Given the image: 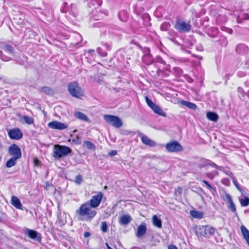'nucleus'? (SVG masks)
Returning <instances> with one entry per match:
<instances>
[{
    "mask_svg": "<svg viewBox=\"0 0 249 249\" xmlns=\"http://www.w3.org/2000/svg\"><path fill=\"white\" fill-rule=\"evenodd\" d=\"M90 236V232H89V231H87V232H85L84 233V236H85V237H89Z\"/></svg>",
    "mask_w": 249,
    "mask_h": 249,
    "instance_id": "ea45409f",
    "label": "nucleus"
},
{
    "mask_svg": "<svg viewBox=\"0 0 249 249\" xmlns=\"http://www.w3.org/2000/svg\"><path fill=\"white\" fill-rule=\"evenodd\" d=\"M5 47H6V50L8 52H9L10 53H13L14 52V49L13 47L11 45H10L9 44H7V45H6Z\"/></svg>",
    "mask_w": 249,
    "mask_h": 249,
    "instance_id": "e433bc0d",
    "label": "nucleus"
},
{
    "mask_svg": "<svg viewBox=\"0 0 249 249\" xmlns=\"http://www.w3.org/2000/svg\"><path fill=\"white\" fill-rule=\"evenodd\" d=\"M146 232V227L145 223H142L138 227L136 236L141 237L144 235Z\"/></svg>",
    "mask_w": 249,
    "mask_h": 249,
    "instance_id": "2eb2a0df",
    "label": "nucleus"
},
{
    "mask_svg": "<svg viewBox=\"0 0 249 249\" xmlns=\"http://www.w3.org/2000/svg\"><path fill=\"white\" fill-rule=\"evenodd\" d=\"M51 187H53V185L50 183L49 181H46L45 182V185L44 186V189L46 191L48 190Z\"/></svg>",
    "mask_w": 249,
    "mask_h": 249,
    "instance_id": "f704fd0d",
    "label": "nucleus"
},
{
    "mask_svg": "<svg viewBox=\"0 0 249 249\" xmlns=\"http://www.w3.org/2000/svg\"><path fill=\"white\" fill-rule=\"evenodd\" d=\"M119 19L123 22H125L128 19V14L125 10L120 11L118 14Z\"/></svg>",
    "mask_w": 249,
    "mask_h": 249,
    "instance_id": "5701e85b",
    "label": "nucleus"
},
{
    "mask_svg": "<svg viewBox=\"0 0 249 249\" xmlns=\"http://www.w3.org/2000/svg\"><path fill=\"white\" fill-rule=\"evenodd\" d=\"M11 204L14 206L16 208L18 209H21L22 204L19 199L16 196H13L11 197Z\"/></svg>",
    "mask_w": 249,
    "mask_h": 249,
    "instance_id": "a211bd4d",
    "label": "nucleus"
},
{
    "mask_svg": "<svg viewBox=\"0 0 249 249\" xmlns=\"http://www.w3.org/2000/svg\"><path fill=\"white\" fill-rule=\"evenodd\" d=\"M34 164L35 166H38L39 163V160L36 158L35 157L33 159Z\"/></svg>",
    "mask_w": 249,
    "mask_h": 249,
    "instance_id": "4c0bfd02",
    "label": "nucleus"
},
{
    "mask_svg": "<svg viewBox=\"0 0 249 249\" xmlns=\"http://www.w3.org/2000/svg\"><path fill=\"white\" fill-rule=\"evenodd\" d=\"M68 90L71 96L77 99H82L85 95L84 90L76 81L68 84Z\"/></svg>",
    "mask_w": 249,
    "mask_h": 249,
    "instance_id": "f03ea898",
    "label": "nucleus"
},
{
    "mask_svg": "<svg viewBox=\"0 0 249 249\" xmlns=\"http://www.w3.org/2000/svg\"><path fill=\"white\" fill-rule=\"evenodd\" d=\"M166 150L170 153H178L183 150L182 146L176 141H171L167 142L165 145Z\"/></svg>",
    "mask_w": 249,
    "mask_h": 249,
    "instance_id": "423d86ee",
    "label": "nucleus"
},
{
    "mask_svg": "<svg viewBox=\"0 0 249 249\" xmlns=\"http://www.w3.org/2000/svg\"><path fill=\"white\" fill-rule=\"evenodd\" d=\"M145 100L148 106L155 113L157 114L160 116L165 117L166 113L161 108V107L158 105L154 103L151 100H150L147 96L145 97Z\"/></svg>",
    "mask_w": 249,
    "mask_h": 249,
    "instance_id": "0eeeda50",
    "label": "nucleus"
},
{
    "mask_svg": "<svg viewBox=\"0 0 249 249\" xmlns=\"http://www.w3.org/2000/svg\"><path fill=\"white\" fill-rule=\"evenodd\" d=\"M168 249H178L175 245H170L168 247Z\"/></svg>",
    "mask_w": 249,
    "mask_h": 249,
    "instance_id": "58836bf2",
    "label": "nucleus"
},
{
    "mask_svg": "<svg viewBox=\"0 0 249 249\" xmlns=\"http://www.w3.org/2000/svg\"><path fill=\"white\" fill-rule=\"evenodd\" d=\"M40 90L47 95H51L53 93V90L48 87H42L41 88Z\"/></svg>",
    "mask_w": 249,
    "mask_h": 249,
    "instance_id": "c85d7f7f",
    "label": "nucleus"
},
{
    "mask_svg": "<svg viewBox=\"0 0 249 249\" xmlns=\"http://www.w3.org/2000/svg\"><path fill=\"white\" fill-rule=\"evenodd\" d=\"M206 117L209 120L214 122H217L219 118L217 113L211 111L207 113Z\"/></svg>",
    "mask_w": 249,
    "mask_h": 249,
    "instance_id": "412c9836",
    "label": "nucleus"
},
{
    "mask_svg": "<svg viewBox=\"0 0 249 249\" xmlns=\"http://www.w3.org/2000/svg\"><path fill=\"white\" fill-rule=\"evenodd\" d=\"M152 222L154 226L158 228H162V222L160 218H158L156 215H154L152 217Z\"/></svg>",
    "mask_w": 249,
    "mask_h": 249,
    "instance_id": "b1692460",
    "label": "nucleus"
},
{
    "mask_svg": "<svg viewBox=\"0 0 249 249\" xmlns=\"http://www.w3.org/2000/svg\"><path fill=\"white\" fill-rule=\"evenodd\" d=\"M104 188H105V189H107V186H105V187H104Z\"/></svg>",
    "mask_w": 249,
    "mask_h": 249,
    "instance_id": "49530a36",
    "label": "nucleus"
},
{
    "mask_svg": "<svg viewBox=\"0 0 249 249\" xmlns=\"http://www.w3.org/2000/svg\"><path fill=\"white\" fill-rule=\"evenodd\" d=\"M103 196L104 194L102 192H97L96 195L92 196L87 202L91 208H96L100 204Z\"/></svg>",
    "mask_w": 249,
    "mask_h": 249,
    "instance_id": "6e6552de",
    "label": "nucleus"
},
{
    "mask_svg": "<svg viewBox=\"0 0 249 249\" xmlns=\"http://www.w3.org/2000/svg\"><path fill=\"white\" fill-rule=\"evenodd\" d=\"M174 28L179 32L188 33L191 31L192 26L190 21L186 22L179 19L176 20Z\"/></svg>",
    "mask_w": 249,
    "mask_h": 249,
    "instance_id": "20e7f679",
    "label": "nucleus"
},
{
    "mask_svg": "<svg viewBox=\"0 0 249 249\" xmlns=\"http://www.w3.org/2000/svg\"><path fill=\"white\" fill-rule=\"evenodd\" d=\"M101 230L103 232L105 233L107 231V224L106 221L101 223Z\"/></svg>",
    "mask_w": 249,
    "mask_h": 249,
    "instance_id": "2f4dec72",
    "label": "nucleus"
},
{
    "mask_svg": "<svg viewBox=\"0 0 249 249\" xmlns=\"http://www.w3.org/2000/svg\"><path fill=\"white\" fill-rule=\"evenodd\" d=\"M239 202L242 207H247L249 205V197L245 196L239 199Z\"/></svg>",
    "mask_w": 249,
    "mask_h": 249,
    "instance_id": "bb28decb",
    "label": "nucleus"
},
{
    "mask_svg": "<svg viewBox=\"0 0 249 249\" xmlns=\"http://www.w3.org/2000/svg\"><path fill=\"white\" fill-rule=\"evenodd\" d=\"M18 159H17L15 157L11 158L6 162V166L7 168H10V167H12V166L15 165L17 163V160Z\"/></svg>",
    "mask_w": 249,
    "mask_h": 249,
    "instance_id": "a878e982",
    "label": "nucleus"
},
{
    "mask_svg": "<svg viewBox=\"0 0 249 249\" xmlns=\"http://www.w3.org/2000/svg\"><path fill=\"white\" fill-rule=\"evenodd\" d=\"M84 145L89 150H95L96 147L95 145L91 142L89 141H86L84 142Z\"/></svg>",
    "mask_w": 249,
    "mask_h": 249,
    "instance_id": "cd10ccee",
    "label": "nucleus"
},
{
    "mask_svg": "<svg viewBox=\"0 0 249 249\" xmlns=\"http://www.w3.org/2000/svg\"><path fill=\"white\" fill-rule=\"evenodd\" d=\"M28 235L29 237L33 239H37L39 241L41 240V234L36 231L33 230L28 229L27 230Z\"/></svg>",
    "mask_w": 249,
    "mask_h": 249,
    "instance_id": "4468645a",
    "label": "nucleus"
},
{
    "mask_svg": "<svg viewBox=\"0 0 249 249\" xmlns=\"http://www.w3.org/2000/svg\"><path fill=\"white\" fill-rule=\"evenodd\" d=\"M110 154L112 156H114L117 154V151L116 150H113L110 153Z\"/></svg>",
    "mask_w": 249,
    "mask_h": 249,
    "instance_id": "a19ab883",
    "label": "nucleus"
},
{
    "mask_svg": "<svg viewBox=\"0 0 249 249\" xmlns=\"http://www.w3.org/2000/svg\"><path fill=\"white\" fill-rule=\"evenodd\" d=\"M241 231L244 239L249 246V231L244 225L241 226Z\"/></svg>",
    "mask_w": 249,
    "mask_h": 249,
    "instance_id": "f3484780",
    "label": "nucleus"
},
{
    "mask_svg": "<svg viewBox=\"0 0 249 249\" xmlns=\"http://www.w3.org/2000/svg\"><path fill=\"white\" fill-rule=\"evenodd\" d=\"M48 126L50 128L60 130L66 129L68 127V125L66 124L57 121H53L50 122L48 124Z\"/></svg>",
    "mask_w": 249,
    "mask_h": 249,
    "instance_id": "9b49d317",
    "label": "nucleus"
},
{
    "mask_svg": "<svg viewBox=\"0 0 249 249\" xmlns=\"http://www.w3.org/2000/svg\"><path fill=\"white\" fill-rule=\"evenodd\" d=\"M8 135L11 140H19L23 137V133L18 128H14L9 130Z\"/></svg>",
    "mask_w": 249,
    "mask_h": 249,
    "instance_id": "1a4fd4ad",
    "label": "nucleus"
},
{
    "mask_svg": "<svg viewBox=\"0 0 249 249\" xmlns=\"http://www.w3.org/2000/svg\"><path fill=\"white\" fill-rule=\"evenodd\" d=\"M104 119L108 124L116 128H120L123 125L121 119L118 116L112 115H104Z\"/></svg>",
    "mask_w": 249,
    "mask_h": 249,
    "instance_id": "39448f33",
    "label": "nucleus"
},
{
    "mask_svg": "<svg viewBox=\"0 0 249 249\" xmlns=\"http://www.w3.org/2000/svg\"><path fill=\"white\" fill-rule=\"evenodd\" d=\"M82 181V177L81 175H78L76 176V177L75 178V182L77 184H78V185L80 184Z\"/></svg>",
    "mask_w": 249,
    "mask_h": 249,
    "instance_id": "72a5a7b5",
    "label": "nucleus"
},
{
    "mask_svg": "<svg viewBox=\"0 0 249 249\" xmlns=\"http://www.w3.org/2000/svg\"><path fill=\"white\" fill-rule=\"evenodd\" d=\"M71 152V149L66 145L55 144L54 146L53 157L56 159L67 156Z\"/></svg>",
    "mask_w": 249,
    "mask_h": 249,
    "instance_id": "7ed1b4c3",
    "label": "nucleus"
},
{
    "mask_svg": "<svg viewBox=\"0 0 249 249\" xmlns=\"http://www.w3.org/2000/svg\"><path fill=\"white\" fill-rule=\"evenodd\" d=\"M183 189L181 186H178L175 191V195L181 196L182 194Z\"/></svg>",
    "mask_w": 249,
    "mask_h": 249,
    "instance_id": "7c9ffc66",
    "label": "nucleus"
},
{
    "mask_svg": "<svg viewBox=\"0 0 249 249\" xmlns=\"http://www.w3.org/2000/svg\"><path fill=\"white\" fill-rule=\"evenodd\" d=\"M246 19H249V15L248 14L246 15Z\"/></svg>",
    "mask_w": 249,
    "mask_h": 249,
    "instance_id": "a18cd8bd",
    "label": "nucleus"
},
{
    "mask_svg": "<svg viewBox=\"0 0 249 249\" xmlns=\"http://www.w3.org/2000/svg\"><path fill=\"white\" fill-rule=\"evenodd\" d=\"M92 208L88 202L84 203L76 210V214L80 220L90 221L97 214V212Z\"/></svg>",
    "mask_w": 249,
    "mask_h": 249,
    "instance_id": "f257e3e1",
    "label": "nucleus"
},
{
    "mask_svg": "<svg viewBox=\"0 0 249 249\" xmlns=\"http://www.w3.org/2000/svg\"><path fill=\"white\" fill-rule=\"evenodd\" d=\"M132 220L131 217L128 214L122 215L119 220V223L122 225H127Z\"/></svg>",
    "mask_w": 249,
    "mask_h": 249,
    "instance_id": "6ab92c4d",
    "label": "nucleus"
},
{
    "mask_svg": "<svg viewBox=\"0 0 249 249\" xmlns=\"http://www.w3.org/2000/svg\"><path fill=\"white\" fill-rule=\"evenodd\" d=\"M23 119H24L25 122L28 124H32L34 123V119L31 117L24 116L23 117Z\"/></svg>",
    "mask_w": 249,
    "mask_h": 249,
    "instance_id": "c756f323",
    "label": "nucleus"
},
{
    "mask_svg": "<svg viewBox=\"0 0 249 249\" xmlns=\"http://www.w3.org/2000/svg\"><path fill=\"white\" fill-rule=\"evenodd\" d=\"M101 48H98L97 49V52L102 57H106L107 56V52H102L101 51Z\"/></svg>",
    "mask_w": 249,
    "mask_h": 249,
    "instance_id": "c9c22d12",
    "label": "nucleus"
},
{
    "mask_svg": "<svg viewBox=\"0 0 249 249\" xmlns=\"http://www.w3.org/2000/svg\"><path fill=\"white\" fill-rule=\"evenodd\" d=\"M88 53H94V50H93V49L89 50H88Z\"/></svg>",
    "mask_w": 249,
    "mask_h": 249,
    "instance_id": "79ce46f5",
    "label": "nucleus"
},
{
    "mask_svg": "<svg viewBox=\"0 0 249 249\" xmlns=\"http://www.w3.org/2000/svg\"><path fill=\"white\" fill-rule=\"evenodd\" d=\"M74 117L77 119L86 122H89V120L87 116L83 113L80 111L74 112Z\"/></svg>",
    "mask_w": 249,
    "mask_h": 249,
    "instance_id": "aec40b11",
    "label": "nucleus"
},
{
    "mask_svg": "<svg viewBox=\"0 0 249 249\" xmlns=\"http://www.w3.org/2000/svg\"><path fill=\"white\" fill-rule=\"evenodd\" d=\"M199 229L203 232H200V234L203 236H206L207 233L210 235H213L214 234L215 229L213 227H209L208 225L201 226L199 227Z\"/></svg>",
    "mask_w": 249,
    "mask_h": 249,
    "instance_id": "f8f14e48",
    "label": "nucleus"
},
{
    "mask_svg": "<svg viewBox=\"0 0 249 249\" xmlns=\"http://www.w3.org/2000/svg\"><path fill=\"white\" fill-rule=\"evenodd\" d=\"M142 142L146 145L153 147L156 145L154 141L150 139L147 136L142 134L140 135Z\"/></svg>",
    "mask_w": 249,
    "mask_h": 249,
    "instance_id": "ddd939ff",
    "label": "nucleus"
},
{
    "mask_svg": "<svg viewBox=\"0 0 249 249\" xmlns=\"http://www.w3.org/2000/svg\"><path fill=\"white\" fill-rule=\"evenodd\" d=\"M236 186L237 189L238 190H239L240 191H241V189L240 188V187H239V186H238V185H236Z\"/></svg>",
    "mask_w": 249,
    "mask_h": 249,
    "instance_id": "37998d69",
    "label": "nucleus"
},
{
    "mask_svg": "<svg viewBox=\"0 0 249 249\" xmlns=\"http://www.w3.org/2000/svg\"><path fill=\"white\" fill-rule=\"evenodd\" d=\"M226 197L228 200V202L229 204V208L231 210V211L235 214V215L237 214L236 212V209L235 204H234L231 197L229 194L226 195Z\"/></svg>",
    "mask_w": 249,
    "mask_h": 249,
    "instance_id": "dca6fc26",
    "label": "nucleus"
},
{
    "mask_svg": "<svg viewBox=\"0 0 249 249\" xmlns=\"http://www.w3.org/2000/svg\"><path fill=\"white\" fill-rule=\"evenodd\" d=\"M190 213L191 215L195 218L201 219L204 217V213L202 212L191 210Z\"/></svg>",
    "mask_w": 249,
    "mask_h": 249,
    "instance_id": "4be33fe9",
    "label": "nucleus"
},
{
    "mask_svg": "<svg viewBox=\"0 0 249 249\" xmlns=\"http://www.w3.org/2000/svg\"><path fill=\"white\" fill-rule=\"evenodd\" d=\"M9 153L11 156H13V157H15L18 159L21 157L20 148L15 143L12 144L9 147Z\"/></svg>",
    "mask_w": 249,
    "mask_h": 249,
    "instance_id": "9d476101",
    "label": "nucleus"
},
{
    "mask_svg": "<svg viewBox=\"0 0 249 249\" xmlns=\"http://www.w3.org/2000/svg\"><path fill=\"white\" fill-rule=\"evenodd\" d=\"M201 182L205 184L207 188L209 190H213L214 191H216V188L215 187H213L207 181L205 180H202Z\"/></svg>",
    "mask_w": 249,
    "mask_h": 249,
    "instance_id": "473e14b6",
    "label": "nucleus"
},
{
    "mask_svg": "<svg viewBox=\"0 0 249 249\" xmlns=\"http://www.w3.org/2000/svg\"><path fill=\"white\" fill-rule=\"evenodd\" d=\"M179 102L183 105L188 107V108L192 109L193 110H196L197 108V106L196 104L194 103L184 101V100H181L179 101Z\"/></svg>",
    "mask_w": 249,
    "mask_h": 249,
    "instance_id": "393cba45",
    "label": "nucleus"
},
{
    "mask_svg": "<svg viewBox=\"0 0 249 249\" xmlns=\"http://www.w3.org/2000/svg\"><path fill=\"white\" fill-rule=\"evenodd\" d=\"M106 245L108 249H112L107 243H106Z\"/></svg>",
    "mask_w": 249,
    "mask_h": 249,
    "instance_id": "c03bdc74",
    "label": "nucleus"
}]
</instances>
